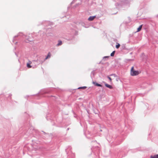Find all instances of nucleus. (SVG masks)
<instances>
[{"mask_svg":"<svg viewBox=\"0 0 158 158\" xmlns=\"http://www.w3.org/2000/svg\"><path fill=\"white\" fill-rule=\"evenodd\" d=\"M141 73L140 71L135 70L134 69V67L133 66L131 69L130 71V74L131 76H135L138 75Z\"/></svg>","mask_w":158,"mask_h":158,"instance_id":"nucleus-1","label":"nucleus"},{"mask_svg":"<svg viewBox=\"0 0 158 158\" xmlns=\"http://www.w3.org/2000/svg\"><path fill=\"white\" fill-rule=\"evenodd\" d=\"M95 18L96 16H90L88 19V20L89 21H93Z\"/></svg>","mask_w":158,"mask_h":158,"instance_id":"nucleus-2","label":"nucleus"},{"mask_svg":"<svg viewBox=\"0 0 158 158\" xmlns=\"http://www.w3.org/2000/svg\"><path fill=\"white\" fill-rule=\"evenodd\" d=\"M32 64V62L29 61V62L27 64V66L28 68H31V64Z\"/></svg>","mask_w":158,"mask_h":158,"instance_id":"nucleus-3","label":"nucleus"},{"mask_svg":"<svg viewBox=\"0 0 158 158\" xmlns=\"http://www.w3.org/2000/svg\"><path fill=\"white\" fill-rule=\"evenodd\" d=\"M142 25H140L139 27H138V28L137 29V31H136L137 32H139L142 29Z\"/></svg>","mask_w":158,"mask_h":158,"instance_id":"nucleus-4","label":"nucleus"},{"mask_svg":"<svg viewBox=\"0 0 158 158\" xmlns=\"http://www.w3.org/2000/svg\"><path fill=\"white\" fill-rule=\"evenodd\" d=\"M58 43L57 44V46H60L62 44V41H61L60 40H59L58 41Z\"/></svg>","mask_w":158,"mask_h":158,"instance_id":"nucleus-5","label":"nucleus"},{"mask_svg":"<svg viewBox=\"0 0 158 158\" xmlns=\"http://www.w3.org/2000/svg\"><path fill=\"white\" fill-rule=\"evenodd\" d=\"M105 85L106 87H107L110 89H112V86L111 85H109L107 84H105Z\"/></svg>","mask_w":158,"mask_h":158,"instance_id":"nucleus-6","label":"nucleus"},{"mask_svg":"<svg viewBox=\"0 0 158 158\" xmlns=\"http://www.w3.org/2000/svg\"><path fill=\"white\" fill-rule=\"evenodd\" d=\"M151 158H158V154L154 155L153 156H151Z\"/></svg>","mask_w":158,"mask_h":158,"instance_id":"nucleus-7","label":"nucleus"},{"mask_svg":"<svg viewBox=\"0 0 158 158\" xmlns=\"http://www.w3.org/2000/svg\"><path fill=\"white\" fill-rule=\"evenodd\" d=\"M86 86H83V87H79L78 88V89H86Z\"/></svg>","mask_w":158,"mask_h":158,"instance_id":"nucleus-8","label":"nucleus"},{"mask_svg":"<svg viewBox=\"0 0 158 158\" xmlns=\"http://www.w3.org/2000/svg\"><path fill=\"white\" fill-rule=\"evenodd\" d=\"M115 51L113 52H112L111 53L110 56H114V53H115Z\"/></svg>","mask_w":158,"mask_h":158,"instance_id":"nucleus-9","label":"nucleus"},{"mask_svg":"<svg viewBox=\"0 0 158 158\" xmlns=\"http://www.w3.org/2000/svg\"><path fill=\"white\" fill-rule=\"evenodd\" d=\"M120 46V44L118 43V44L116 45V48H118Z\"/></svg>","mask_w":158,"mask_h":158,"instance_id":"nucleus-10","label":"nucleus"},{"mask_svg":"<svg viewBox=\"0 0 158 158\" xmlns=\"http://www.w3.org/2000/svg\"><path fill=\"white\" fill-rule=\"evenodd\" d=\"M50 53H49L48 55V56H47V57L46 58V59H47L48 58H50Z\"/></svg>","mask_w":158,"mask_h":158,"instance_id":"nucleus-11","label":"nucleus"},{"mask_svg":"<svg viewBox=\"0 0 158 158\" xmlns=\"http://www.w3.org/2000/svg\"><path fill=\"white\" fill-rule=\"evenodd\" d=\"M96 85L98 86H102V85L100 84H99L98 83H96L95 84Z\"/></svg>","mask_w":158,"mask_h":158,"instance_id":"nucleus-12","label":"nucleus"},{"mask_svg":"<svg viewBox=\"0 0 158 158\" xmlns=\"http://www.w3.org/2000/svg\"><path fill=\"white\" fill-rule=\"evenodd\" d=\"M107 77L109 79L110 81V82H111L112 81V79L111 78V77H110L108 76Z\"/></svg>","mask_w":158,"mask_h":158,"instance_id":"nucleus-13","label":"nucleus"},{"mask_svg":"<svg viewBox=\"0 0 158 158\" xmlns=\"http://www.w3.org/2000/svg\"><path fill=\"white\" fill-rule=\"evenodd\" d=\"M28 40L29 41H30V42H31L32 41V40H31L30 39H29V40Z\"/></svg>","mask_w":158,"mask_h":158,"instance_id":"nucleus-14","label":"nucleus"},{"mask_svg":"<svg viewBox=\"0 0 158 158\" xmlns=\"http://www.w3.org/2000/svg\"><path fill=\"white\" fill-rule=\"evenodd\" d=\"M109 57V56H105L104 57V58H108Z\"/></svg>","mask_w":158,"mask_h":158,"instance_id":"nucleus-15","label":"nucleus"}]
</instances>
